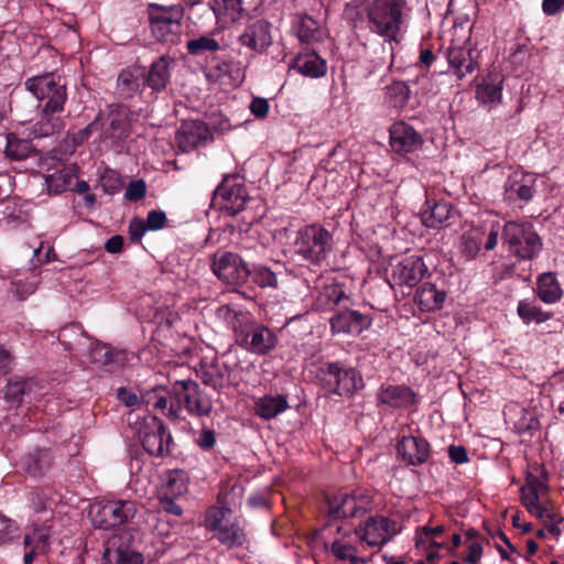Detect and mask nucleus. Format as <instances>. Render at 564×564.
Returning <instances> with one entry per match:
<instances>
[{
	"instance_id": "obj_1",
	"label": "nucleus",
	"mask_w": 564,
	"mask_h": 564,
	"mask_svg": "<svg viewBox=\"0 0 564 564\" xmlns=\"http://www.w3.org/2000/svg\"><path fill=\"white\" fill-rule=\"evenodd\" d=\"M333 234L319 224L305 225L300 228L293 240V253L311 265L324 264L334 250Z\"/></svg>"
},
{
	"instance_id": "obj_2",
	"label": "nucleus",
	"mask_w": 564,
	"mask_h": 564,
	"mask_svg": "<svg viewBox=\"0 0 564 564\" xmlns=\"http://www.w3.org/2000/svg\"><path fill=\"white\" fill-rule=\"evenodd\" d=\"M405 0H376L370 6L368 18L370 29L379 35H398L406 32Z\"/></svg>"
},
{
	"instance_id": "obj_3",
	"label": "nucleus",
	"mask_w": 564,
	"mask_h": 564,
	"mask_svg": "<svg viewBox=\"0 0 564 564\" xmlns=\"http://www.w3.org/2000/svg\"><path fill=\"white\" fill-rule=\"evenodd\" d=\"M138 510L133 500H109L90 506L89 516L96 528L109 530L129 523Z\"/></svg>"
},
{
	"instance_id": "obj_4",
	"label": "nucleus",
	"mask_w": 564,
	"mask_h": 564,
	"mask_svg": "<svg viewBox=\"0 0 564 564\" xmlns=\"http://www.w3.org/2000/svg\"><path fill=\"white\" fill-rule=\"evenodd\" d=\"M502 239L509 251L520 259H533L541 249L540 238L530 224L508 221Z\"/></svg>"
},
{
	"instance_id": "obj_5",
	"label": "nucleus",
	"mask_w": 564,
	"mask_h": 564,
	"mask_svg": "<svg viewBox=\"0 0 564 564\" xmlns=\"http://www.w3.org/2000/svg\"><path fill=\"white\" fill-rule=\"evenodd\" d=\"M243 487L240 484H234L230 489L223 487L218 494V505L209 507L205 511L204 527L213 533L215 538L225 527L228 525V519L232 517L231 507L241 503Z\"/></svg>"
},
{
	"instance_id": "obj_6",
	"label": "nucleus",
	"mask_w": 564,
	"mask_h": 564,
	"mask_svg": "<svg viewBox=\"0 0 564 564\" xmlns=\"http://www.w3.org/2000/svg\"><path fill=\"white\" fill-rule=\"evenodd\" d=\"M235 338L238 346L256 355H267L278 344V337L271 328L250 318L237 330Z\"/></svg>"
},
{
	"instance_id": "obj_7",
	"label": "nucleus",
	"mask_w": 564,
	"mask_h": 564,
	"mask_svg": "<svg viewBox=\"0 0 564 564\" xmlns=\"http://www.w3.org/2000/svg\"><path fill=\"white\" fill-rule=\"evenodd\" d=\"M371 502V495L366 489L340 491L328 499V513L333 519L358 517L370 510Z\"/></svg>"
},
{
	"instance_id": "obj_8",
	"label": "nucleus",
	"mask_w": 564,
	"mask_h": 564,
	"mask_svg": "<svg viewBox=\"0 0 564 564\" xmlns=\"http://www.w3.org/2000/svg\"><path fill=\"white\" fill-rule=\"evenodd\" d=\"M139 438L143 448L152 456L166 457L171 454L173 437L171 432L156 416L147 419L140 431Z\"/></svg>"
},
{
	"instance_id": "obj_9",
	"label": "nucleus",
	"mask_w": 564,
	"mask_h": 564,
	"mask_svg": "<svg viewBox=\"0 0 564 564\" xmlns=\"http://www.w3.org/2000/svg\"><path fill=\"white\" fill-rule=\"evenodd\" d=\"M214 199L220 200L221 210L228 216H236L246 209L250 197L238 175H225L214 192Z\"/></svg>"
},
{
	"instance_id": "obj_10",
	"label": "nucleus",
	"mask_w": 564,
	"mask_h": 564,
	"mask_svg": "<svg viewBox=\"0 0 564 564\" xmlns=\"http://www.w3.org/2000/svg\"><path fill=\"white\" fill-rule=\"evenodd\" d=\"M26 89L39 99H47L48 110H63L66 101V87L54 74L34 76L25 82Z\"/></svg>"
},
{
	"instance_id": "obj_11",
	"label": "nucleus",
	"mask_w": 564,
	"mask_h": 564,
	"mask_svg": "<svg viewBox=\"0 0 564 564\" xmlns=\"http://www.w3.org/2000/svg\"><path fill=\"white\" fill-rule=\"evenodd\" d=\"M324 380L329 391L340 397H351L364 387L362 377L351 367L329 362L324 371Z\"/></svg>"
},
{
	"instance_id": "obj_12",
	"label": "nucleus",
	"mask_w": 564,
	"mask_h": 564,
	"mask_svg": "<svg viewBox=\"0 0 564 564\" xmlns=\"http://www.w3.org/2000/svg\"><path fill=\"white\" fill-rule=\"evenodd\" d=\"M212 270L219 280L229 285H242L250 275L243 260L230 251L216 252L213 256Z\"/></svg>"
},
{
	"instance_id": "obj_13",
	"label": "nucleus",
	"mask_w": 564,
	"mask_h": 564,
	"mask_svg": "<svg viewBox=\"0 0 564 564\" xmlns=\"http://www.w3.org/2000/svg\"><path fill=\"white\" fill-rule=\"evenodd\" d=\"M398 533L397 523L383 516L369 517L355 529V535L370 547H382Z\"/></svg>"
},
{
	"instance_id": "obj_14",
	"label": "nucleus",
	"mask_w": 564,
	"mask_h": 564,
	"mask_svg": "<svg viewBox=\"0 0 564 564\" xmlns=\"http://www.w3.org/2000/svg\"><path fill=\"white\" fill-rule=\"evenodd\" d=\"M478 57L479 52L471 37H453L447 51V61L455 68L456 76L459 79L477 68Z\"/></svg>"
},
{
	"instance_id": "obj_15",
	"label": "nucleus",
	"mask_w": 564,
	"mask_h": 564,
	"mask_svg": "<svg viewBox=\"0 0 564 564\" xmlns=\"http://www.w3.org/2000/svg\"><path fill=\"white\" fill-rule=\"evenodd\" d=\"M173 391L184 400V408L192 415L206 416L213 410L212 399L192 379L175 380Z\"/></svg>"
},
{
	"instance_id": "obj_16",
	"label": "nucleus",
	"mask_w": 564,
	"mask_h": 564,
	"mask_svg": "<svg viewBox=\"0 0 564 564\" xmlns=\"http://www.w3.org/2000/svg\"><path fill=\"white\" fill-rule=\"evenodd\" d=\"M149 14L153 33H161V35L180 33L183 18V9L180 4L151 3L149 4Z\"/></svg>"
},
{
	"instance_id": "obj_17",
	"label": "nucleus",
	"mask_w": 564,
	"mask_h": 564,
	"mask_svg": "<svg viewBox=\"0 0 564 564\" xmlns=\"http://www.w3.org/2000/svg\"><path fill=\"white\" fill-rule=\"evenodd\" d=\"M457 213L453 205L444 199L427 197L421 212L422 224L427 228L447 227L455 219Z\"/></svg>"
},
{
	"instance_id": "obj_18",
	"label": "nucleus",
	"mask_w": 564,
	"mask_h": 564,
	"mask_svg": "<svg viewBox=\"0 0 564 564\" xmlns=\"http://www.w3.org/2000/svg\"><path fill=\"white\" fill-rule=\"evenodd\" d=\"M389 143L393 152L405 155L420 150L423 138L406 122L398 121L389 129Z\"/></svg>"
},
{
	"instance_id": "obj_19",
	"label": "nucleus",
	"mask_w": 564,
	"mask_h": 564,
	"mask_svg": "<svg viewBox=\"0 0 564 564\" xmlns=\"http://www.w3.org/2000/svg\"><path fill=\"white\" fill-rule=\"evenodd\" d=\"M372 324L369 315L355 310L339 311L330 318L333 333L357 336L368 329Z\"/></svg>"
},
{
	"instance_id": "obj_20",
	"label": "nucleus",
	"mask_w": 564,
	"mask_h": 564,
	"mask_svg": "<svg viewBox=\"0 0 564 564\" xmlns=\"http://www.w3.org/2000/svg\"><path fill=\"white\" fill-rule=\"evenodd\" d=\"M536 177L525 172H513L505 183V198L513 203L529 202L535 192Z\"/></svg>"
},
{
	"instance_id": "obj_21",
	"label": "nucleus",
	"mask_w": 564,
	"mask_h": 564,
	"mask_svg": "<svg viewBox=\"0 0 564 564\" xmlns=\"http://www.w3.org/2000/svg\"><path fill=\"white\" fill-rule=\"evenodd\" d=\"M337 534L325 547L329 553L340 562H349V564H366V560L358 555V550L354 544V538L349 530L343 531L341 527L337 528Z\"/></svg>"
},
{
	"instance_id": "obj_22",
	"label": "nucleus",
	"mask_w": 564,
	"mask_h": 564,
	"mask_svg": "<svg viewBox=\"0 0 564 564\" xmlns=\"http://www.w3.org/2000/svg\"><path fill=\"white\" fill-rule=\"evenodd\" d=\"M505 77L499 72H490L476 87L477 100L488 109L501 104Z\"/></svg>"
},
{
	"instance_id": "obj_23",
	"label": "nucleus",
	"mask_w": 564,
	"mask_h": 564,
	"mask_svg": "<svg viewBox=\"0 0 564 564\" xmlns=\"http://www.w3.org/2000/svg\"><path fill=\"white\" fill-rule=\"evenodd\" d=\"M427 272V267L420 257H409L399 262L392 272L395 284L413 288Z\"/></svg>"
},
{
	"instance_id": "obj_24",
	"label": "nucleus",
	"mask_w": 564,
	"mask_h": 564,
	"mask_svg": "<svg viewBox=\"0 0 564 564\" xmlns=\"http://www.w3.org/2000/svg\"><path fill=\"white\" fill-rule=\"evenodd\" d=\"M398 455L410 465H421L430 457V444L419 436H403L398 443Z\"/></svg>"
},
{
	"instance_id": "obj_25",
	"label": "nucleus",
	"mask_w": 564,
	"mask_h": 564,
	"mask_svg": "<svg viewBox=\"0 0 564 564\" xmlns=\"http://www.w3.org/2000/svg\"><path fill=\"white\" fill-rule=\"evenodd\" d=\"M379 403L390 408H409L415 403V393L405 386L382 384L377 393Z\"/></svg>"
},
{
	"instance_id": "obj_26",
	"label": "nucleus",
	"mask_w": 564,
	"mask_h": 564,
	"mask_svg": "<svg viewBox=\"0 0 564 564\" xmlns=\"http://www.w3.org/2000/svg\"><path fill=\"white\" fill-rule=\"evenodd\" d=\"M143 555L131 547L119 544L117 541H108L104 555V564H143Z\"/></svg>"
},
{
	"instance_id": "obj_27",
	"label": "nucleus",
	"mask_w": 564,
	"mask_h": 564,
	"mask_svg": "<svg viewBox=\"0 0 564 564\" xmlns=\"http://www.w3.org/2000/svg\"><path fill=\"white\" fill-rule=\"evenodd\" d=\"M53 463L52 455L46 448H35L21 458L22 469L33 477L42 476Z\"/></svg>"
},
{
	"instance_id": "obj_28",
	"label": "nucleus",
	"mask_w": 564,
	"mask_h": 564,
	"mask_svg": "<svg viewBox=\"0 0 564 564\" xmlns=\"http://www.w3.org/2000/svg\"><path fill=\"white\" fill-rule=\"evenodd\" d=\"M171 391L164 386H156L143 394V401L148 406H152L155 410L161 411L171 419L178 417L180 408H175L173 404L169 406V395Z\"/></svg>"
},
{
	"instance_id": "obj_29",
	"label": "nucleus",
	"mask_w": 564,
	"mask_h": 564,
	"mask_svg": "<svg viewBox=\"0 0 564 564\" xmlns=\"http://www.w3.org/2000/svg\"><path fill=\"white\" fill-rule=\"evenodd\" d=\"M215 539L228 549L241 547L248 541L243 524L239 519L232 517L228 519V525Z\"/></svg>"
},
{
	"instance_id": "obj_30",
	"label": "nucleus",
	"mask_w": 564,
	"mask_h": 564,
	"mask_svg": "<svg viewBox=\"0 0 564 564\" xmlns=\"http://www.w3.org/2000/svg\"><path fill=\"white\" fill-rule=\"evenodd\" d=\"M63 110H48L44 107L41 119L32 128L33 138H45L58 133L64 128V121L56 113Z\"/></svg>"
},
{
	"instance_id": "obj_31",
	"label": "nucleus",
	"mask_w": 564,
	"mask_h": 564,
	"mask_svg": "<svg viewBox=\"0 0 564 564\" xmlns=\"http://www.w3.org/2000/svg\"><path fill=\"white\" fill-rule=\"evenodd\" d=\"M446 294L440 291L431 283L422 284L415 294L414 301L421 311L433 312L443 306Z\"/></svg>"
},
{
	"instance_id": "obj_32",
	"label": "nucleus",
	"mask_w": 564,
	"mask_h": 564,
	"mask_svg": "<svg viewBox=\"0 0 564 564\" xmlns=\"http://www.w3.org/2000/svg\"><path fill=\"white\" fill-rule=\"evenodd\" d=\"M289 408L285 395H264L254 403V411L258 416L264 420H272Z\"/></svg>"
},
{
	"instance_id": "obj_33",
	"label": "nucleus",
	"mask_w": 564,
	"mask_h": 564,
	"mask_svg": "<svg viewBox=\"0 0 564 564\" xmlns=\"http://www.w3.org/2000/svg\"><path fill=\"white\" fill-rule=\"evenodd\" d=\"M535 292L538 297L546 304L558 302L563 294L556 276L551 272L538 276Z\"/></svg>"
},
{
	"instance_id": "obj_34",
	"label": "nucleus",
	"mask_w": 564,
	"mask_h": 564,
	"mask_svg": "<svg viewBox=\"0 0 564 564\" xmlns=\"http://www.w3.org/2000/svg\"><path fill=\"white\" fill-rule=\"evenodd\" d=\"M145 72L134 66L123 69L117 80V89L124 97H131L144 84Z\"/></svg>"
},
{
	"instance_id": "obj_35",
	"label": "nucleus",
	"mask_w": 564,
	"mask_h": 564,
	"mask_svg": "<svg viewBox=\"0 0 564 564\" xmlns=\"http://www.w3.org/2000/svg\"><path fill=\"white\" fill-rule=\"evenodd\" d=\"M546 494L520 489V500L529 513L540 520L554 519L555 512L550 510L543 502Z\"/></svg>"
},
{
	"instance_id": "obj_36",
	"label": "nucleus",
	"mask_w": 564,
	"mask_h": 564,
	"mask_svg": "<svg viewBox=\"0 0 564 564\" xmlns=\"http://www.w3.org/2000/svg\"><path fill=\"white\" fill-rule=\"evenodd\" d=\"M109 120V128L105 131L107 138L115 141H121L129 135V111L126 107H118L111 110Z\"/></svg>"
},
{
	"instance_id": "obj_37",
	"label": "nucleus",
	"mask_w": 564,
	"mask_h": 564,
	"mask_svg": "<svg viewBox=\"0 0 564 564\" xmlns=\"http://www.w3.org/2000/svg\"><path fill=\"white\" fill-rule=\"evenodd\" d=\"M77 178L76 165H66L61 170L47 175L45 182L50 192L61 194L73 188L74 181Z\"/></svg>"
},
{
	"instance_id": "obj_38",
	"label": "nucleus",
	"mask_w": 564,
	"mask_h": 564,
	"mask_svg": "<svg viewBox=\"0 0 564 564\" xmlns=\"http://www.w3.org/2000/svg\"><path fill=\"white\" fill-rule=\"evenodd\" d=\"M6 140L4 154L11 161L25 160L35 151L29 140L20 139L14 133H8Z\"/></svg>"
},
{
	"instance_id": "obj_39",
	"label": "nucleus",
	"mask_w": 564,
	"mask_h": 564,
	"mask_svg": "<svg viewBox=\"0 0 564 564\" xmlns=\"http://www.w3.org/2000/svg\"><path fill=\"white\" fill-rule=\"evenodd\" d=\"M485 236V229L473 227L460 237L459 250L466 260H474L479 251Z\"/></svg>"
},
{
	"instance_id": "obj_40",
	"label": "nucleus",
	"mask_w": 564,
	"mask_h": 564,
	"mask_svg": "<svg viewBox=\"0 0 564 564\" xmlns=\"http://www.w3.org/2000/svg\"><path fill=\"white\" fill-rule=\"evenodd\" d=\"M206 2L216 18L225 22L237 21L242 11V0H207Z\"/></svg>"
},
{
	"instance_id": "obj_41",
	"label": "nucleus",
	"mask_w": 564,
	"mask_h": 564,
	"mask_svg": "<svg viewBox=\"0 0 564 564\" xmlns=\"http://www.w3.org/2000/svg\"><path fill=\"white\" fill-rule=\"evenodd\" d=\"M89 355L93 362L102 366L120 365L122 362L120 351H117L110 346L98 340L91 341Z\"/></svg>"
},
{
	"instance_id": "obj_42",
	"label": "nucleus",
	"mask_w": 564,
	"mask_h": 564,
	"mask_svg": "<svg viewBox=\"0 0 564 564\" xmlns=\"http://www.w3.org/2000/svg\"><path fill=\"white\" fill-rule=\"evenodd\" d=\"M170 80L169 63L165 58L161 57L156 62L152 63L151 68L148 73L147 78L144 77V84L153 90H162L166 87Z\"/></svg>"
},
{
	"instance_id": "obj_43",
	"label": "nucleus",
	"mask_w": 564,
	"mask_h": 564,
	"mask_svg": "<svg viewBox=\"0 0 564 564\" xmlns=\"http://www.w3.org/2000/svg\"><path fill=\"white\" fill-rule=\"evenodd\" d=\"M299 73L311 78L323 77L327 72L326 62L316 54H308L296 61Z\"/></svg>"
},
{
	"instance_id": "obj_44",
	"label": "nucleus",
	"mask_w": 564,
	"mask_h": 564,
	"mask_svg": "<svg viewBox=\"0 0 564 564\" xmlns=\"http://www.w3.org/2000/svg\"><path fill=\"white\" fill-rule=\"evenodd\" d=\"M33 386V381L29 379H12L8 382L4 391V400L13 406L19 405L23 401Z\"/></svg>"
},
{
	"instance_id": "obj_45",
	"label": "nucleus",
	"mask_w": 564,
	"mask_h": 564,
	"mask_svg": "<svg viewBox=\"0 0 564 564\" xmlns=\"http://www.w3.org/2000/svg\"><path fill=\"white\" fill-rule=\"evenodd\" d=\"M216 316L228 324L234 333L237 330L249 319V313L237 310L231 305H220L216 310Z\"/></svg>"
},
{
	"instance_id": "obj_46",
	"label": "nucleus",
	"mask_w": 564,
	"mask_h": 564,
	"mask_svg": "<svg viewBox=\"0 0 564 564\" xmlns=\"http://www.w3.org/2000/svg\"><path fill=\"white\" fill-rule=\"evenodd\" d=\"M208 77L219 80L223 85L235 86L241 79V70L237 65L224 63L214 69H210Z\"/></svg>"
},
{
	"instance_id": "obj_47",
	"label": "nucleus",
	"mask_w": 564,
	"mask_h": 564,
	"mask_svg": "<svg viewBox=\"0 0 564 564\" xmlns=\"http://www.w3.org/2000/svg\"><path fill=\"white\" fill-rule=\"evenodd\" d=\"M387 100L390 106L401 109L410 98V88L404 82H393L386 88Z\"/></svg>"
},
{
	"instance_id": "obj_48",
	"label": "nucleus",
	"mask_w": 564,
	"mask_h": 564,
	"mask_svg": "<svg viewBox=\"0 0 564 564\" xmlns=\"http://www.w3.org/2000/svg\"><path fill=\"white\" fill-rule=\"evenodd\" d=\"M50 533L46 527H34L24 535V546L37 550L40 553L48 549Z\"/></svg>"
},
{
	"instance_id": "obj_49",
	"label": "nucleus",
	"mask_w": 564,
	"mask_h": 564,
	"mask_svg": "<svg viewBox=\"0 0 564 564\" xmlns=\"http://www.w3.org/2000/svg\"><path fill=\"white\" fill-rule=\"evenodd\" d=\"M518 315L527 324L532 322L543 323L551 318V314L543 312L540 307L533 305L528 301H520L517 308Z\"/></svg>"
},
{
	"instance_id": "obj_50",
	"label": "nucleus",
	"mask_w": 564,
	"mask_h": 564,
	"mask_svg": "<svg viewBox=\"0 0 564 564\" xmlns=\"http://www.w3.org/2000/svg\"><path fill=\"white\" fill-rule=\"evenodd\" d=\"M252 281L260 288H276V274L265 265H257L250 270Z\"/></svg>"
},
{
	"instance_id": "obj_51",
	"label": "nucleus",
	"mask_w": 564,
	"mask_h": 564,
	"mask_svg": "<svg viewBox=\"0 0 564 564\" xmlns=\"http://www.w3.org/2000/svg\"><path fill=\"white\" fill-rule=\"evenodd\" d=\"M99 183H100L102 191L110 195L120 192V189L122 188L121 176L119 175L118 172H116L111 169H106L101 173Z\"/></svg>"
},
{
	"instance_id": "obj_52",
	"label": "nucleus",
	"mask_w": 564,
	"mask_h": 564,
	"mask_svg": "<svg viewBox=\"0 0 564 564\" xmlns=\"http://www.w3.org/2000/svg\"><path fill=\"white\" fill-rule=\"evenodd\" d=\"M344 300H348V296L338 285H328L324 288L319 295V301H325L327 305H338Z\"/></svg>"
},
{
	"instance_id": "obj_53",
	"label": "nucleus",
	"mask_w": 564,
	"mask_h": 564,
	"mask_svg": "<svg viewBox=\"0 0 564 564\" xmlns=\"http://www.w3.org/2000/svg\"><path fill=\"white\" fill-rule=\"evenodd\" d=\"M520 489L546 494L549 487L546 484V479L543 476V473L538 475L533 474L532 471H528L525 476V485L522 486Z\"/></svg>"
},
{
	"instance_id": "obj_54",
	"label": "nucleus",
	"mask_w": 564,
	"mask_h": 564,
	"mask_svg": "<svg viewBox=\"0 0 564 564\" xmlns=\"http://www.w3.org/2000/svg\"><path fill=\"white\" fill-rule=\"evenodd\" d=\"M187 48L192 54H199L202 51H216L219 44L214 37H195L187 43Z\"/></svg>"
},
{
	"instance_id": "obj_55",
	"label": "nucleus",
	"mask_w": 564,
	"mask_h": 564,
	"mask_svg": "<svg viewBox=\"0 0 564 564\" xmlns=\"http://www.w3.org/2000/svg\"><path fill=\"white\" fill-rule=\"evenodd\" d=\"M294 23L296 28L295 35H314L319 29L317 21L308 15L299 17Z\"/></svg>"
},
{
	"instance_id": "obj_56",
	"label": "nucleus",
	"mask_w": 564,
	"mask_h": 564,
	"mask_svg": "<svg viewBox=\"0 0 564 564\" xmlns=\"http://www.w3.org/2000/svg\"><path fill=\"white\" fill-rule=\"evenodd\" d=\"M39 281L35 275L26 278L24 281L19 280L14 282L15 293L20 300H25L29 295L33 294L37 289Z\"/></svg>"
},
{
	"instance_id": "obj_57",
	"label": "nucleus",
	"mask_w": 564,
	"mask_h": 564,
	"mask_svg": "<svg viewBox=\"0 0 564 564\" xmlns=\"http://www.w3.org/2000/svg\"><path fill=\"white\" fill-rule=\"evenodd\" d=\"M18 532V527L14 521L4 514L0 513V544L7 543L12 540Z\"/></svg>"
},
{
	"instance_id": "obj_58",
	"label": "nucleus",
	"mask_w": 564,
	"mask_h": 564,
	"mask_svg": "<svg viewBox=\"0 0 564 564\" xmlns=\"http://www.w3.org/2000/svg\"><path fill=\"white\" fill-rule=\"evenodd\" d=\"M187 490V485L182 475L171 476L166 482L165 495L182 496Z\"/></svg>"
},
{
	"instance_id": "obj_59",
	"label": "nucleus",
	"mask_w": 564,
	"mask_h": 564,
	"mask_svg": "<svg viewBox=\"0 0 564 564\" xmlns=\"http://www.w3.org/2000/svg\"><path fill=\"white\" fill-rule=\"evenodd\" d=\"M202 380L206 386H210L215 390H220L225 386L224 376L217 368L205 371L202 376Z\"/></svg>"
},
{
	"instance_id": "obj_60",
	"label": "nucleus",
	"mask_w": 564,
	"mask_h": 564,
	"mask_svg": "<svg viewBox=\"0 0 564 564\" xmlns=\"http://www.w3.org/2000/svg\"><path fill=\"white\" fill-rule=\"evenodd\" d=\"M145 183L142 180L132 181L126 189L124 197L128 200L137 202L145 195Z\"/></svg>"
},
{
	"instance_id": "obj_61",
	"label": "nucleus",
	"mask_w": 564,
	"mask_h": 564,
	"mask_svg": "<svg viewBox=\"0 0 564 564\" xmlns=\"http://www.w3.org/2000/svg\"><path fill=\"white\" fill-rule=\"evenodd\" d=\"M501 226L499 223L492 224L488 231L485 230L484 236V247L487 251L494 250L498 243V238L500 236Z\"/></svg>"
},
{
	"instance_id": "obj_62",
	"label": "nucleus",
	"mask_w": 564,
	"mask_h": 564,
	"mask_svg": "<svg viewBox=\"0 0 564 564\" xmlns=\"http://www.w3.org/2000/svg\"><path fill=\"white\" fill-rule=\"evenodd\" d=\"M144 221L149 230H159L165 226L166 215L162 210H151Z\"/></svg>"
},
{
	"instance_id": "obj_63",
	"label": "nucleus",
	"mask_w": 564,
	"mask_h": 564,
	"mask_svg": "<svg viewBox=\"0 0 564 564\" xmlns=\"http://www.w3.org/2000/svg\"><path fill=\"white\" fill-rule=\"evenodd\" d=\"M148 229L149 228L144 220L139 218L131 220L129 225L130 239L133 241H140Z\"/></svg>"
},
{
	"instance_id": "obj_64",
	"label": "nucleus",
	"mask_w": 564,
	"mask_h": 564,
	"mask_svg": "<svg viewBox=\"0 0 564 564\" xmlns=\"http://www.w3.org/2000/svg\"><path fill=\"white\" fill-rule=\"evenodd\" d=\"M215 442L216 437L214 431L207 429L202 430L196 440L197 445L205 451L213 448Z\"/></svg>"
}]
</instances>
